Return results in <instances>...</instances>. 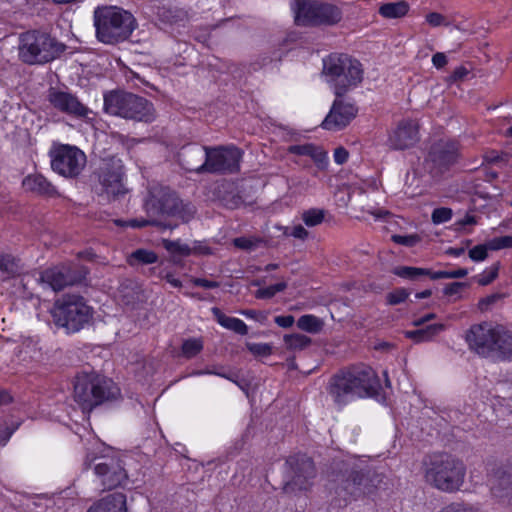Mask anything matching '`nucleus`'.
I'll return each mask as SVG.
<instances>
[{
    "label": "nucleus",
    "instance_id": "f257e3e1",
    "mask_svg": "<svg viewBox=\"0 0 512 512\" xmlns=\"http://www.w3.org/2000/svg\"><path fill=\"white\" fill-rule=\"evenodd\" d=\"M465 341L470 351L481 358L512 361V329L504 324L493 321L473 324L465 333Z\"/></svg>",
    "mask_w": 512,
    "mask_h": 512
},
{
    "label": "nucleus",
    "instance_id": "f03ea898",
    "mask_svg": "<svg viewBox=\"0 0 512 512\" xmlns=\"http://www.w3.org/2000/svg\"><path fill=\"white\" fill-rule=\"evenodd\" d=\"M378 385L377 376L370 367H352L334 375L328 385V394L339 406L371 396Z\"/></svg>",
    "mask_w": 512,
    "mask_h": 512
},
{
    "label": "nucleus",
    "instance_id": "7ed1b4c3",
    "mask_svg": "<svg viewBox=\"0 0 512 512\" xmlns=\"http://www.w3.org/2000/svg\"><path fill=\"white\" fill-rule=\"evenodd\" d=\"M241 151L234 147L191 148L183 153L182 166L196 173H233L239 170Z\"/></svg>",
    "mask_w": 512,
    "mask_h": 512
},
{
    "label": "nucleus",
    "instance_id": "20e7f679",
    "mask_svg": "<svg viewBox=\"0 0 512 512\" xmlns=\"http://www.w3.org/2000/svg\"><path fill=\"white\" fill-rule=\"evenodd\" d=\"M423 478L432 488L445 493H455L464 486L466 465L455 456L436 454L424 461Z\"/></svg>",
    "mask_w": 512,
    "mask_h": 512
},
{
    "label": "nucleus",
    "instance_id": "39448f33",
    "mask_svg": "<svg viewBox=\"0 0 512 512\" xmlns=\"http://www.w3.org/2000/svg\"><path fill=\"white\" fill-rule=\"evenodd\" d=\"M322 75L336 97H343L361 85L363 65L347 54H331L323 59Z\"/></svg>",
    "mask_w": 512,
    "mask_h": 512
},
{
    "label": "nucleus",
    "instance_id": "423d86ee",
    "mask_svg": "<svg viewBox=\"0 0 512 512\" xmlns=\"http://www.w3.org/2000/svg\"><path fill=\"white\" fill-rule=\"evenodd\" d=\"M97 39L114 45L127 40L136 28L134 16L115 6L103 7L94 12Z\"/></svg>",
    "mask_w": 512,
    "mask_h": 512
},
{
    "label": "nucleus",
    "instance_id": "0eeeda50",
    "mask_svg": "<svg viewBox=\"0 0 512 512\" xmlns=\"http://www.w3.org/2000/svg\"><path fill=\"white\" fill-rule=\"evenodd\" d=\"M18 58L27 65H43L56 59L63 47L48 33L30 30L20 34Z\"/></svg>",
    "mask_w": 512,
    "mask_h": 512
},
{
    "label": "nucleus",
    "instance_id": "6e6552de",
    "mask_svg": "<svg viewBox=\"0 0 512 512\" xmlns=\"http://www.w3.org/2000/svg\"><path fill=\"white\" fill-rule=\"evenodd\" d=\"M93 312L82 296L67 294L55 302L51 314L57 326L65 328L68 333H75L90 322Z\"/></svg>",
    "mask_w": 512,
    "mask_h": 512
},
{
    "label": "nucleus",
    "instance_id": "1a4fd4ad",
    "mask_svg": "<svg viewBox=\"0 0 512 512\" xmlns=\"http://www.w3.org/2000/svg\"><path fill=\"white\" fill-rule=\"evenodd\" d=\"M107 113L125 119L151 122L155 118L153 104L147 99L122 92H111L104 97Z\"/></svg>",
    "mask_w": 512,
    "mask_h": 512
},
{
    "label": "nucleus",
    "instance_id": "9d476101",
    "mask_svg": "<svg viewBox=\"0 0 512 512\" xmlns=\"http://www.w3.org/2000/svg\"><path fill=\"white\" fill-rule=\"evenodd\" d=\"M74 400L84 412L108 399L107 382L96 374H79L74 383Z\"/></svg>",
    "mask_w": 512,
    "mask_h": 512
},
{
    "label": "nucleus",
    "instance_id": "9b49d317",
    "mask_svg": "<svg viewBox=\"0 0 512 512\" xmlns=\"http://www.w3.org/2000/svg\"><path fill=\"white\" fill-rule=\"evenodd\" d=\"M51 167L61 176H78L86 165V155L76 146L54 143L50 150Z\"/></svg>",
    "mask_w": 512,
    "mask_h": 512
},
{
    "label": "nucleus",
    "instance_id": "f8f14e48",
    "mask_svg": "<svg viewBox=\"0 0 512 512\" xmlns=\"http://www.w3.org/2000/svg\"><path fill=\"white\" fill-rule=\"evenodd\" d=\"M488 485L492 497L500 504L512 506V462L488 472Z\"/></svg>",
    "mask_w": 512,
    "mask_h": 512
},
{
    "label": "nucleus",
    "instance_id": "ddd939ff",
    "mask_svg": "<svg viewBox=\"0 0 512 512\" xmlns=\"http://www.w3.org/2000/svg\"><path fill=\"white\" fill-rule=\"evenodd\" d=\"M358 108L355 103L336 97L332 106L321 123V127L328 131H339L350 124L357 116Z\"/></svg>",
    "mask_w": 512,
    "mask_h": 512
},
{
    "label": "nucleus",
    "instance_id": "4468645a",
    "mask_svg": "<svg viewBox=\"0 0 512 512\" xmlns=\"http://www.w3.org/2000/svg\"><path fill=\"white\" fill-rule=\"evenodd\" d=\"M48 100L55 109L63 113L76 118L91 120L92 111L82 104L77 97L68 92L51 89Z\"/></svg>",
    "mask_w": 512,
    "mask_h": 512
},
{
    "label": "nucleus",
    "instance_id": "2eb2a0df",
    "mask_svg": "<svg viewBox=\"0 0 512 512\" xmlns=\"http://www.w3.org/2000/svg\"><path fill=\"white\" fill-rule=\"evenodd\" d=\"M418 123L414 120H403L388 137L387 144L395 150H403L418 141Z\"/></svg>",
    "mask_w": 512,
    "mask_h": 512
},
{
    "label": "nucleus",
    "instance_id": "dca6fc26",
    "mask_svg": "<svg viewBox=\"0 0 512 512\" xmlns=\"http://www.w3.org/2000/svg\"><path fill=\"white\" fill-rule=\"evenodd\" d=\"M315 475L316 470L313 461L303 456L299 459L292 482L288 483L284 487V490L289 492L294 489V486L298 487L300 490H307L311 485L310 480H312Z\"/></svg>",
    "mask_w": 512,
    "mask_h": 512
},
{
    "label": "nucleus",
    "instance_id": "f3484780",
    "mask_svg": "<svg viewBox=\"0 0 512 512\" xmlns=\"http://www.w3.org/2000/svg\"><path fill=\"white\" fill-rule=\"evenodd\" d=\"M100 181L104 192L108 196L117 197L125 193L120 165H113L111 168L107 167L103 169L100 175Z\"/></svg>",
    "mask_w": 512,
    "mask_h": 512
},
{
    "label": "nucleus",
    "instance_id": "a211bd4d",
    "mask_svg": "<svg viewBox=\"0 0 512 512\" xmlns=\"http://www.w3.org/2000/svg\"><path fill=\"white\" fill-rule=\"evenodd\" d=\"M40 282L54 291H60L72 283V278L66 267L46 269L40 276Z\"/></svg>",
    "mask_w": 512,
    "mask_h": 512
},
{
    "label": "nucleus",
    "instance_id": "6ab92c4d",
    "mask_svg": "<svg viewBox=\"0 0 512 512\" xmlns=\"http://www.w3.org/2000/svg\"><path fill=\"white\" fill-rule=\"evenodd\" d=\"M95 474L102 478V485L104 488L111 489L123 481L125 473L120 467H114L113 469L109 464L101 462L98 463L95 468Z\"/></svg>",
    "mask_w": 512,
    "mask_h": 512
},
{
    "label": "nucleus",
    "instance_id": "aec40b11",
    "mask_svg": "<svg viewBox=\"0 0 512 512\" xmlns=\"http://www.w3.org/2000/svg\"><path fill=\"white\" fill-rule=\"evenodd\" d=\"M88 512H127L126 497L122 493H113L94 504Z\"/></svg>",
    "mask_w": 512,
    "mask_h": 512
},
{
    "label": "nucleus",
    "instance_id": "412c9836",
    "mask_svg": "<svg viewBox=\"0 0 512 512\" xmlns=\"http://www.w3.org/2000/svg\"><path fill=\"white\" fill-rule=\"evenodd\" d=\"M345 489L355 499L373 494L374 489L371 481L363 474L356 473L346 481Z\"/></svg>",
    "mask_w": 512,
    "mask_h": 512
},
{
    "label": "nucleus",
    "instance_id": "4be33fe9",
    "mask_svg": "<svg viewBox=\"0 0 512 512\" xmlns=\"http://www.w3.org/2000/svg\"><path fill=\"white\" fill-rule=\"evenodd\" d=\"M318 3L297 0L294 8L295 22L298 25H315Z\"/></svg>",
    "mask_w": 512,
    "mask_h": 512
},
{
    "label": "nucleus",
    "instance_id": "5701e85b",
    "mask_svg": "<svg viewBox=\"0 0 512 512\" xmlns=\"http://www.w3.org/2000/svg\"><path fill=\"white\" fill-rule=\"evenodd\" d=\"M22 185L26 191L39 195H53L55 193V188L41 174L26 176L22 181Z\"/></svg>",
    "mask_w": 512,
    "mask_h": 512
},
{
    "label": "nucleus",
    "instance_id": "b1692460",
    "mask_svg": "<svg viewBox=\"0 0 512 512\" xmlns=\"http://www.w3.org/2000/svg\"><path fill=\"white\" fill-rule=\"evenodd\" d=\"M288 152L299 156L311 158L318 166H324L327 163V153L319 146L313 144L292 145Z\"/></svg>",
    "mask_w": 512,
    "mask_h": 512
},
{
    "label": "nucleus",
    "instance_id": "393cba45",
    "mask_svg": "<svg viewBox=\"0 0 512 512\" xmlns=\"http://www.w3.org/2000/svg\"><path fill=\"white\" fill-rule=\"evenodd\" d=\"M445 330V325L441 323L431 324L425 328L413 331H406L405 336L415 343L431 341L435 336Z\"/></svg>",
    "mask_w": 512,
    "mask_h": 512
},
{
    "label": "nucleus",
    "instance_id": "a878e982",
    "mask_svg": "<svg viewBox=\"0 0 512 512\" xmlns=\"http://www.w3.org/2000/svg\"><path fill=\"white\" fill-rule=\"evenodd\" d=\"M213 314L216 317L217 322L222 327L231 330L239 335H246L248 333V327L241 319L226 316L217 308L213 309Z\"/></svg>",
    "mask_w": 512,
    "mask_h": 512
},
{
    "label": "nucleus",
    "instance_id": "bb28decb",
    "mask_svg": "<svg viewBox=\"0 0 512 512\" xmlns=\"http://www.w3.org/2000/svg\"><path fill=\"white\" fill-rule=\"evenodd\" d=\"M341 13L339 9L330 4H319L315 19V25L317 24H334L340 21Z\"/></svg>",
    "mask_w": 512,
    "mask_h": 512
},
{
    "label": "nucleus",
    "instance_id": "cd10ccee",
    "mask_svg": "<svg viewBox=\"0 0 512 512\" xmlns=\"http://www.w3.org/2000/svg\"><path fill=\"white\" fill-rule=\"evenodd\" d=\"M408 10L409 6L405 1H398L381 5L379 14L386 19H396L405 16Z\"/></svg>",
    "mask_w": 512,
    "mask_h": 512
},
{
    "label": "nucleus",
    "instance_id": "c85d7f7f",
    "mask_svg": "<svg viewBox=\"0 0 512 512\" xmlns=\"http://www.w3.org/2000/svg\"><path fill=\"white\" fill-rule=\"evenodd\" d=\"M324 326L323 321L312 314L301 316L297 320V327L308 333L316 334L322 330Z\"/></svg>",
    "mask_w": 512,
    "mask_h": 512
},
{
    "label": "nucleus",
    "instance_id": "c756f323",
    "mask_svg": "<svg viewBox=\"0 0 512 512\" xmlns=\"http://www.w3.org/2000/svg\"><path fill=\"white\" fill-rule=\"evenodd\" d=\"M204 347L201 337H191L183 340L181 345V355L187 359L197 356Z\"/></svg>",
    "mask_w": 512,
    "mask_h": 512
},
{
    "label": "nucleus",
    "instance_id": "7c9ffc66",
    "mask_svg": "<svg viewBox=\"0 0 512 512\" xmlns=\"http://www.w3.org/2000/svg\"><path fill=\"white\" fill-rule=\"evenodd\" d=\"M435 271H432L430 269L426 268H419V267H410V266H401L397 267L394 270V274L405 279H416L420 276H429L431 278V275H433Z\"/></svg>",
    "mask_w": 512,
    "mask_h": 512
},
{
    "label": "nucleus",
    "instance_id": "2f4dec72",
    "mask_svg": "<svg viewBox=\"0 0 512 512\" xmlns=\"http://www.w3.org/2000/svg\"><path fill=\"white\" fill-rule=\"evenodd\" d=\"M158 260V256L155 252L146 249H138L131 253L127 261L130 265L141 264H152Z\"/></svg>",
    "mask_w": 512,
    "mask_h": 512
},
{
    "label": "nucleus",
    "instance_id": "473e14b6",
    "mask_svg": "<svg viewBox=\"0 0 512 512\" xmlns=\"http://www.w3.org/2000/svg\"><path fill=\"white\" fill-rule=\"evenodd\" d=\"M164 248L173 256V257H185L192 254V249L185 243H182L180 240L172 241L168 239H164L162 241Z\"/></svg>",
    "mask_w": 512,
    "mask_h": 512
},
{
    "label": "nucleus",
    "instance_id": "72a5a7b5",
    "mask_svg": "<svg viewBox=\"0 0 512 512\" xmlns=\"http://www.w3.org/2000/svg\"><path fill=\"white\" fill-rule=\"evenodd\" d=\"M285 346L288 350H303L310 343L311 339L303 334H287L283 338Z\"/></svg>",
    "mask_w": 512,
    "mask_h": 512
},
{
    "label": "nucleus",
    "instance_id": "f704fd0d",
    "mask_svg": "<svg viewBox=\"0 0 512 512\" xmlns=\"http://www.w3.org/2000/svg\"><path fill=\"white\" fill-rule=\"evenodd\" d=\"M326 211L320 208H311L303 211L301 218L306 226L314 227L320 225L325 218Z\"/></svg>",
    "mask_w": 512,
    "mask_h": 512
},
{
    "label": "nucleus",
    "instance_id": "c9c22d12",
    "mask_svg": "<svg viewBox=\"0 0 512 512\" xmlns=\"http://www.w3.org/2000/svg\"><path fill=\"white\" fill-rule=\"evenodd\" d=\"M0 270L8 275L17 274L20 271L19 259L10 254H1Z\"/></svg>",
    "mask_w": 512,
    "mask_h": 512
},
{
    "label": "nucleus",
    "instance_id": "e433bc0d",
    "mask_svg": "<svg viewBox=\"0 0 512 512\" xmlns=\"http://www.w3.org/2000/svg\"><path fill=\"white\" fill-rule=\"evenodd\" d=\"M286 288L287 283L285 281H281L276 284L258 289L255 293V297L258 299H270L277 293L284 291Z\"/></svg>",
    "mask_w": 512,
    "mask_h": 512
},
{
    "label": "nucleus",
    "instance_id": "4c0bfd02",
    "mask_svg": "<svg viewBox=\"0 0 512 512\" xmlns=\"http://www.w3.org/2000/svg\"><path fill=\"white\" fill-rule=\"evenodd\" d=\"M468 287V284L463 282H453L450 284H447L444 289L443 293L445 296L449 298L450 301L455 302L462 298V292L464 289Z\"/></svg>",
    "mask_w": 512,
    "mask_h": 512
},
{
    "label": "nucleus",
    "instance_id": "58836bf2",
    "mask_svg": "<svg viewBox=\"0 0 512 512\" xmlns=\"http://www.w3.org/2000/svg\"><path fill=\"white\" fill-rule=\"evenodd\" d=\"M499 264H493L486 268L481 274L475 277L476 282L481 286H486L492 283L498 276Z\"/></svg>",
    "mask_w": 512,
    "mask_h": 512
},
{
    "label": "nucleus",
    "instance_id": "ea45409f",
    "mask_svg": "<svg viewBox=\"0 0 512 512\" xmlns=\"http://www.w3.org/2000/svg\"><path fill=\"white\" fill-rule=\"evenodd\" d=\"M263 243L259 237H238L233 240V244L242 250L252 251Z\"/></svg>",
    "mask_w": 512,
    "mask_h": 512
},
{
    "label": "nucleus",
    "instance_id": "a19ab883",
    "mask_svg": "<svg viewBox=\"0 0 512 512\" xmlns=\"http://www.w3.org/2000/svg\"><path fill=\"white\" fill-rule=\"evenodd\" d=\"M433 160L444 165L453 163L457 157V147L455 144H451L447 151H435Z\"/></svg>",
    "mask_w": 512,
    "mask_h": 512
},
{
    "label": "nucleus",
    "instance_id": "79ce46f5",
    "mask_svg": "<svg viewBox=\"0 0 512 512\" xmlns=\"http://www.w3.org/2000/svg\"><path fill=\"white\" fill-rule=\"evenodd\" d=\"M468 275V269L466 268H458L455 270H440L435 271L433 275H431L432 280L438 279H458L463 278Z\"/></svg>",
    "mask_w": 512,
    "mask_h": 512
},
{
    "label": "nucleus",
    "instance_id": "37998d69",
    "mask_svg": "<svg viewBox=\"0 0 512 512\" xmlns=\"http://www.w3.org/2000/svg\"><path fill=\"white\" fill-rule=\"evenodd\" d=\"M277 228L282 231L284 236H291L302 241L306 240L309 236V232L300 224L292 227L277 226Z\"/></svg>",
    "mask_w": 512,
    "mask_h": 512
},
{
    "label": "nucleus",
    "instance_id": "c03bdc74",
    "mask_svg": "<svg viewBox=\"0 0 512 512\" xmlns=\"http://www.w3.org/2000/svg\"><path fill=\"white\" fill-rule=\"evenodd\" d=\"M440 512H481L480 509L472 504L465 502H452L443 507Z\"/></svg>",
    "mask_w": 512,
    "mask_h": 512
},
{
    "label": "nucleus",
    "instance_id": "a18cd8bd",
    "mask_svg": "<svg viewBox=\"0 0 512 512\" xmlns=\"http://www.w3.org/2000/svg\"><path fill=\"white\" fill-rule=\"evenodd\" d=\"M410 292L405 288H397L386 295V301L389 305H397L406 301Z\"/></svg>",
    "mask_w": 512,
    "mask_h": 512
},
{
    "label": "nucleus",
    "instance_id": "49530a36",
    "mask_svg": "<svg viewBox=\"0 0 512 512\" xmlns=\"http://www.w3.org/2000/svg\"><path fill=\"white\" fill-rule=\"evenodd\" d=\"M247 349L257 357H267L272 354V345L269 343H247Z\"/></svg>",
    "mask_w": 512,
    "mask_h": 512
},
{
    "label": "nucleus",
    "instance_id": "de8ad7c7",
    "mask_svg": "<svg viewBox=\"0 0 512 512\" xmlns=\"http://www.w3.org/2000/svg\"><path fill=\"white\" fill-rule=\"evenodd\" d=\"M488 242V247L491 251H497L505 248L512 247V236L505 235L501 237H495Z\"/></svg>",
    "mask_w": 512,
    "mask_h": 512
},
{
    "label": "nucleus",
    "instance_id": "09e8293b",
    "mask_svg": "<svg viewBox=\"0 0 512 512\" xmlns=\"http://www.w3.org/2000/svg\"><path fill=\"white\" fill-rule=\"evenodd\" d=\"M392 241L396 244L413 247L417 245L421 241V237L418 234H410V235H392Z\"/></svg>",
    "mask_w": 512,
    "mask_h": 512
},
{
    "label": "nucleus",
    "instance_id": "8fccbe9b",
    "mask_svg": "<svg viewBox=\"0 0 512 512\" xmlns=\"http://www.w3.org/2000/svg\"><path fill=\"white\" fill-rule=\"evenodd\" d=\"M490 248L488 247V242L481 245H476L469 250V257L472 261L481 262L484 261L488 256V251Z\"/></svg>",
    "mask_w": 512,
    "mask_h": 512
},
{
    "label": "nucleus",
    "instance_id": "3c124183",
    "mask_svg": "<svg viewBox=\"0 0 512 512\" xmlns=\"http://www.w3.org/2000/svg\"><path fill=\"white\" fill-rule=\"evenodd\" d=\"M504 297H505V294H503V293L497 292V293L490 294V295L479 300L478 308L481 311H487L491 306L496 304L498 301L502 300Z\"/></svg>",
    "mask_w": 512,
    "mask_h": 512
},
{
    "label": "nucleus",
    "instance_id": "603ef678",
    "mask_svg": "<svg viewBox=\"0 0 512 512\" xmlns=\"http://www.w3.org/2000/svg\"><path fill=\"white\" fill-rule=\"evenodd\" d=\"M452 217V210L449 208H437L432 213V221L435 224H441L449 221Z\"/></svg>",
    "mask_w": 512,
    "mask_h": 512
},
{
    "label": "nucleus",
    "instance_id": "864d4df0",
    "mask_svg": "<svg viewBox=\"0 0 512 512\" xmlns=\"http://www.w3.org/2000/svg\"><path fill=\"white\" fill-rule=\"evenodd\" d=\"M239 313L241 315L245 316L246 318L255 320L261 324H264L268 318V314L264 311L241 310Z\"/></svg>",
    "mask_w": 512,
    "mask_h": 512
},
{
    "label": "nucleus",
    "instance_id": "5fc2aeb1",
    "mask_svg": "<svg viewBox=\"0 0 512 512\" xmlns=\"http://www.w3.org/2000/svg\"><path fill=\"white\" fill-rule=\"evenodd\" d=\"M426 21L429 25H431L433 27H438V26L447 24L445 17L442 14L437 13V12L429 13L426 16Z\"/></svg>",
    "mask_w": 512,
    "mask_h": 512
},
{
    "label": "nucleus",
    "instance_id": "6e6d98bb",
    "mask_svg": "<svg viewBox=\"0 0 512 512\" xmlns=\"http://www.w3.org/2000/svg\"><path fill=\"white\" fill-rule=\"evenodd\" d=\"M274 321L278 326H280L282 328H290L294 324L295 319L292 315H285V316H276Z\"/></svg>",
    "mask_w": 512,
    "mask_h": 512
},
{
    "label": "nucleus",
    "instance_id": "4d7b16f0",
    "mask_svg": "<svg viewBox=\"0 0 512 512\" xmlns=\"http://www.w3.org/2000/svg\"><path fill=\"white\" fill-rule=\"evenodd\" d=\"M348 152L346 149H344L343 147H338L335 149L334 151V161L337 163V164H343L347 161L348 159Z\"/></svg>",
    "mask_w": 512,
    "mask_h": 512
},
{
    "label": "nucleus",
    "instance_id": "13d9d810",
    "mask_svg": "<svg viewBox=\"0 0 512 512\" xmlns=\"http://www.w3.org/2000/svg\"><path fill=\"white\" fill-rule=\"evenodd\" d=\"M432 63L435 68H443L447 64V57L442 52H437L432 57Z\"/></svg>",
    "mask_w": 512,
    "mask_h": 512
},
{
    "label": "nucleus",
    "instance_id": "bf43d9fd",
    "mask_svg": "<svg viewBox=\"0 0 512 512\" xmlns=\"http://www.w3.org/2000/svg\"><path fill=\"white\" fill-rule=\"evenodd\" d=\"M192 254H210L212 253L211 249L204 242H195L191 247Z\"/></svg>",
    "mask_w": 512,
    "mask_h": 512
},
{
    "label": "nucleus",
    "instance_id": "052dcab7",
    "mask_svg": "<svg viewBox=\"0 0 512 512\" xmlns=\"http://www.w3.org/2000/svg\"><path fill=\"white\" fill-rule=\"evenodd\" d=\"M115 223L119 226H130L133 228H140V227H144V226L148 225L149 222L146 220H142V221L131 220L129 222H123L121 220H116Z\"/></svg>",
    "mask_w": 512,
    "mask_h": 512
},
{
    "label": "nucleus",
    "instance_id": "680f3d73",
    "mask_svg": "<svg viewBox=\"0 0 512 512\" xmlns=\"http://www.w3.org/2000/svg\"><path fill=\"white\" fill-rule=\"evenodd\" d=\"M14 429H9L6 425L0 426V445H4L10 439Z\"/></svg>",
    "mask_w": 512,
    "mask_h": 512
},
{
    "label": "nucleus",
    "instance_id": "e2e57ef3",
    "mask_svg": "<svg viewBox=\"0 0 512 512\" xmlns=\"http://www.w3.org/2000/svg\"><path fill=\"white\" fill-rule=\"evenodd\" d=\"M435 317H436V315L434 313H428L422 317H419V318L413 320L412 324L414 326H422L425 323L429 322L430 320H433Z\"/></svg>",
    "mask_w": 512,
    "mask_h": 512
},
{
    "label": "nucleus",
    "instance_id": "0e129e2a",
    "mask_svg": "<svg viewBox=\"0 0 512 512\" xmlns=\"http://www.w3.org/2000/svg\"><path fill=\"white\" fill-rule=\"evenodd\" d=\"M194 284L197 286L204 287V288H215L218 286V284L214 281H209V280L201 279V278L195 279Z\"/></svg>",
    "mask_w": 512,
    "mask_h": 512
},
{
    "label": "nucleus",
    "instance_id": "69168bd1",
    "mask_svg": "<svg viewBox=\"0 0 512 512\" xmlns=\"http://www.w3.org/2000/svg\"><path fill=\"white\" fill-rule=\"evenodd\" d=\"M165 280L171 284L175 288H180L182 286V283L179 279H177L172 273H167L164 276Z\"/></svg>",
    "mask_w": 512,
    "mask_h": 512
},
{
    "label": "nucleus",
    "instance_id": "338daca9",
    "mask_svg": "<svg viewBox=\"0 0 512 512\" xmlns=\"http://www.w3.org/2000/svg\"><path fill=\"white\" fill-rule=\"evenodd\" d=\"M458 224L461 227L466 225H474L476 224V218L473 215H466L463 219L459 220Z\"/></svg>",
    "mask_w": 512,
    "mask_h": 512
},
{
    "label": "nucleus",
    "instance_id": "774afa93",
    "mask_svg": "<svg viewBox=\"0 0 512 512\" xmlns=\"http://www.w3.org/2000/svg\"><path fill=\"white\" fill-rule=\"evenodd\" d=\"M467 73L468 72L464 67H459L454 70L452 77L454 80L462 79Z\"/></svg>",
    "mask_w": 512,
    "mask_h": 512
}]
</instances>
